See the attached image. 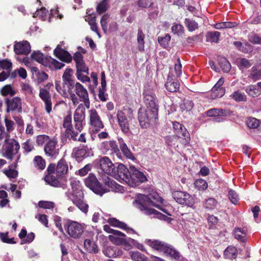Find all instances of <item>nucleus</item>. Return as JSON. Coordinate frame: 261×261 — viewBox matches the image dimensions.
I'll return each instance as SVG.
<instances>
[{"instance_id": "obj_44", "label": "nucleus", "mask_w": 261, "mask_h": 261, "mask_svg": "<svg viewBox=\"0 0 261 261\" xmlns=\"http://www.w3.org/2000/svg\"><path fill=\"white\" fill-rule=\"evenodd\" d=\"M129 255L133 261H146L145 256L139 251H130Z\"/></svg>"}, {"instance_id": "obj_13", "label": "nucleus", "mask_w": 261, "mask_h": 261, "mask_svg": "<svg viewBox=\"0 0 261 261\" xmlns=\"http://www.w3.org/2000/svg\"><path fill=\"white\" fill-rule=\"evenodd\" d=\"M173 127L176 136L178 138L184 139L183 144L185 145L189 144L190 141V135L185 126L177 122H173Z\"/></svg>"}, {"instance_id": "obj_63", "label": "nucleus", "mask_w": 261, "mask_h": 261, "mask_svg": "<svg viewBox=\"0 0 261 261\" xmlns=\"http://www.w3.org/2000/svg\"><path fill=\"white\" fill-rule=\"evenodd\" d=\"M194 185L195 187L199 189L205 190L207 188V182L202 179L196 180L194 182Z\"/></svg>"}, {"instance_id": "obj_11", "label": "nucleus", "mask_w": 261, "mask_h": 261, "mask_svg": "<svg viewBox=\"0 0 261 261\" xmlns=\"http://www.w3.org/2000/svg\"><path fill=\"white\" fill-rule=\"evenodd\" d=\"M109 240L116 245H124L127 249H129L133 245L136 243V241L130 238H126V237L115 236L109 235Z\"/></svg>"}, {"instance_id": "obj_51", "label": "nucleus", "mask_w": 261, "mask_h": 261, "mask_svg": "<svg viewBox=\"0 0 261 261\" xmlns=\"http://www.w3.org/2000/svg\"><path fill=\"white\" fill-rule=\"evenodd\" d=\"M109 21V15L108 14L103 15L100 20V24L105 33L107 31V24Z\"/></svg>"}, {"instance_id": "obj_10", "label": "nucleus", "mask_w": 261, "mask_h": 261, "mask_svg": "<svg viewBox=\"0 0 261 261\" xmlns=\"http://www.w3.org/2000/svg\"><path fill=\"white\" fill-rule=\"evenodd\" d=\"M58 141L56 138L48 140L44 147L45 154L51 159L55 160L59 155V150L56 148Z\"/></svg>"}, {"instance_id": "obj_38", "label": "nucleus", "mask_w": 261, "mask_h": 261, "mask_svg": "<svg viewBox=\"0 0 261 261\" xmlns=\"http://www.w3.org/2000/svg\"><path fill=\"white\" fill-rule=\"evenodd\" d=\"M102 252L103 254L108 257H115L117 256L116 252V248L113 246H105Z\"/></svg>"}, {"instance_id": "obj_25", "label": "nucleus", "mask_w": 261, "mask_h": 261, "mask_svg": "<svg viewBox=\"0 0 261 261\" xmlns=\"http://www.w3.org/2000/svg\"><path fill=\"white\" fill-rule=\"evenodd\" d=\"M85 118V108L83 103L80 104L73 114L74 121H83Z\"/></svg>"}, {"instance_id": "obj_43", "label": "nucleus", "mask_w": 261, "mask_h": 261, "mask_svg": "<svg viewBox=\"0 0 261 261\" xmlns=\"http://www.w3.org/2000/svg\"><path fill=\"white\" fill-rule=\"evenodd\" d=\"M245 91L252 97H256L259 94V91L255 86L250 85L245 88Z\"/></svg>"}, {"instance_id": "obj_2", "label": "nucleus", "mask_w": 261, "mask_h": 261, "mask_svg": "<svg viewBox=\"0 0 261 261\" xmlns=\"http://www.w3.org/2000/svg\"><path fill=\"white\" fill-rule=\"evenodd\" d=\"M164 201V199L161 197L157 192L152 191L147 195L139 194L137 196L134 203L144 214L147 215H154L159 219H165L167 217L165 215L151 208L152 206H154L164 213H166L165 210L162 208L159 204L155 203L158 202L163 204Z\"/></svg>"}, {"instance_id": "obj_24", "label": "nucleus", "mask_w": 261, "mask_h": 261, "mask_svg": "<svg viewBox=\"0 0 261 261\" xmlns=\"http://www.w3.org/2000/svg\"><path fill=\"white\" fill-rule=\"evenodd\" d=\"M78 135L79 133L74 131L73 128L65 130L61 139L62 142L63 143H65L67 142L68 140L69 141L72 140L73 141H76Z\"/></svg>"}, {"instance_id": "obj_23", "label": "nucleus", "mask_w": 261, "mask_h": 261, "mask_svg": "<svg viewBox=\"0 0 261 261\" xmlns=\"http://www.w3.org/2000/svg\"><path fill=\"white\" fill-rule=\"evenodd\" d=\"M118 141L119 144L120 148L122 152L124 155L131 160H135V158L130 152V150L128 148L127 145L124 142L123 139L121 138L118 139Z\"/></svg>"}, {"instance_id": "obj_1", "label": "nucleus", "mask_w": 261, "mask_h": 261, "mask_svg": "<svg viewBox=\"0 0 261 261\" xmlns=\"http://www.w3.org/2000/svg\"><path fill=\"white\" fill-rule=\"evenodd\" d=\"M144 103L146 106L145 110L140 109L138 111V120L141 126L146 128L158 119L159 106L153 90L146 88L143 93Z\"/></svg>"}, {"instance_id": "obj_28", "label": "nucleus", "mask_w": 261, "mask_h": 261, "mask_svg": "<svg viewBox=\"0 0 261 261\" xmlns=\"http://www.w3.org/2000/svg\"><path fill=\"white\" fill-rule=\"evenodd\" d=\"M108 222L111 225H112L113 226L121 228L124 230H130L132 231L134 233H135V231L134 230H133L132 228H128L126 224H125L124 223H123L122 222L119 221L116 218H110L108 220Z\"/></svg>"}, {"instance_id": "obj_36", "label": "nucleus", "mask_w": 261, "mask_h": 261, "mask_svg": "<svg viewBox=\"0 0 261 261\" xmlns=\"http://www.w3.org/2000/svg\"><path fill=\"white\" fill-rule=\"evenodd\" d=\"M144 37L145 35L141 29H139L137 33L138 48L140 51L144 50Z\"/></svg>"}, {"instance_id": "obj_31", "label": "nucleus", "mask_w": 261, "mask_h": 261, "mask_svg": "<svg viewBox=\"0 0 261 261\" xmlns=\"http://www.w3.org/2000/svg\"><path fill=\"white\" fill-rule=\"evenodd\" d=\"M165 86L166 89L170 92H176L179 88V84L178 82L172 81L170 79H167Z\"/></svg>"}, {"instance_id": "obj_16", "label": "nucleus", "mask_w": 261, "mask_h": 261, "mask_svg": "<svg viewBox=\"0 0 261 261\" xmlns=\"http://www.w3.org/2000/svg\"><path fill=\"white\" fill-rule=\"evenodd\" d=\"M39 97L45 103V108L46 112L49 113L52 109V103L49 92L44 88H40Z\"/></svg>"}, {"instance_id": "obj_61", "label": "nucleus", "mask_w": 261, "mask_h": 261, "mask_svg": "<svg viewBox=\"0 0 261 261\" xmlns=\"http://www.w3.org/2000/svg\"><path fill=\"white\" fill-rule=\"evenodd\" d=\"M103 182L105 184V186L102 187L106 188L107 189H109V191H110L111 189H113V186L115 183L113 180H111V179L107 176H106L103 178Z\"/></svg>"}, {"instance_id": "obj_9", "label": "nucleus", "mask_w": 261, "mask_h": 261, "mask_svg": "<svg viewBox=\"0 0 261 261\" xmlns=\"http://www.w3.org/2000/svg\"><path fill=\"white\" fill-rule=\"evenodd\" d=\"M130 169L127 185L130 187H135L147 180V178L143 173L135 168L134 166L130 167Z\"/></svg>"}, {"instance_id": "obj_55", "label": "nucleus", "mask_w": 261, "mask_h": 261, "mask_svg": "<svg viewBox=\"0 0 261 261\" xmlns=\"http://www.w3.org/2000/svg\"><path fill=\"white\" fill-rule=\"evenodd\" d=\"M38 206L44 209H51L55 206V203L51 201H40L38 203Z\"/></svg>"}, {"instance_id": "obj_7", "label": "nucleus", "mask_w": 261, "mask_h": 261, "mask_svg": "<svg viewBox=\"0 0 261 261\" xmlns=\"http://www.w3.org/2000/svg\"><path fill=\"white\" fill-rule=\"evenodd\" d=\"M64 227L67 229L69 236L74 239L80 238L84 230V227L82 224L74 221H68Z\"/></svg>"}, {"instance_id": "obj_6", "label": "nucleus", "mask_w": 261, "mask_h": 261, "mask_svg": "<svg viewBox=\"0 0 261 261\" xmlns=\"http://www.w3.org/2000/svg\"><path fill=\"white\" fill-rule=\"evenodd\" d=\"M117 118L121 131L125 135L132 133L130 129L133 119L130 116L127 117L121 111H118Z\"/></svg>"}, {"instance_id": "obj_42", "label": "nucleus", "mask_w": 261, "mask_h": 261, "mask_svg": "<svg viewBox=\"0 0 261 261\" xmlns=\"http://www.w3.org/2000/svg\"><path fill=\"white\" fill-rule=\"evenodd\" d=\"M185 23L188 30L190 32L194 31L198 28V23L194 20L189 18L185 19Z\"/></svg>"}, {"instance_id": "obj_57", "label": "nucleus", "mask_w": 261, "mask_h": 261, "mask_svg": "<svg viewBox=\"0 0 261 261\" xmlns=\"http://www.w3.org/2000/svg\"><path fill=\"white\" fill-rule=\"evenodd\" d=\"M55 87L57 91L62 96H66L67 93L64 90L63 83L62 84L61 81H56L55 83Z\"/></svg>"}, {"instance_id": "obj_21", "label": "nucleus", "mask_w": 261, "mask_h": 261, "mask_svg": "<svg viewBox=\"0 0 261 261\" xmlns=\"http://www.w3.org/2000/svg\"><path fill=\"white\" fill-rule=\"evenodd\" d=\"M55 55L62 61L69 63L72 60V57L68 52L62 49L59 45L54 51Z\"/></svg>"}, {"instance_id": "obj_4", "label": "nucleus", "mask_w": 261, "mask_h": 261, "mask_svg": "<svg viewBox=\"0 0 261 261\" xmlns=\"http://www.w3.org/2000/svg\"><path fill=\"white\" fill-rule=\"evenodd\" d=\"M85 185L97 195L102 196L109 190L103 187L93 173H90L85 179Z\"/></svg>"}, {"instance_id": "obj_54", "label": "nucleus", "mask_w": 261, "mask_h": 261, "mask_svg": "<svg viewBox=\"0 0 261 261\" xmlns=\"http://www.w3.org/2000/svg\"><path fill=\"white\" fill-rule=\"evenodd\" d=\"M217 205V200L213 198H208L205 200V206L207 208L213 209Z\"/></svg>"}, {"instance_id": "obj_47", "label": "nucleus", "mask_w": 261, "mask_h": 261, "mask_svg": "<svg viewBox=\"0 0 261 261\" xmlns=\"http://www.w3.org/2000/svg\"><path fill=\"white\" fill-rule=\"evenodd\" d=\"M236 26L235 22H222L217 23L215 24V28L216 29L220 30L225 28H231Z\"/></svg>"}, {"instance_id": "obj_19", "label": "nucleus", "mask_w": 261, "mask_h": 261, "mask_svg": "<svg viewBox=\"0 0 261 261\" xmlns=\"http://www.w3.org/2000/svg\"><path fill=\"white\" fill-rule=\"evenodd\" d=\"M90 121L91 125L94 126L97 128L96 129L98 131V129L103 128L104 125L97 113L95 109H91L89 111Z\"/></svg>"}, {"instance_id": "obj_58", "label": "nucleus", "mask_w": 261, "mask_h": 261, "mask_svg": "<svg viewBox=\"0 0 261 261\" xmlns=\"http://www.w3.org/2000/svg\"><path fill=\"white\" fill-rule=\"evenodd\" d=\"M71 122V115H68L65 117L63 121V126L64 128H65V130L73 128Z\"/></svg>"}, {"instance_id": "obj_35", "label": "nucleus", "mask_w": 261, "mask_h": 261, "mask_svg": "<svg viewBox=\"0 0 261 261\" xmlns=\"http://www.w3.org/2000/svg\"><path fill=\"white\" fill-rule=\"evenodd\" d=\"M31 58L32 59L36 61L39 63L42 64L43 65L46 66L47 64V59L44 58V55L40 51H34L31 55Z\"/></svg>"}, {"instance_id": "obj_26", "label": "nucleus", "mask_w": 261, "mask_h": 261, "mask_svg": "<svg viewBox=\"0 0 261 261\" xmlns=\"http://www.w3.org/2000/svg\"><path fill=\"white\" fill-rule=\"evenodd\" d=\"M84 246L89 253L96 254L99 252L97 245L93 240L86 239L84 241Z\"/></svg>"}, {"instance_id": "obj_30", "label": "nucleus", "mask_w": 261, "mask_h": 261, "mask_svg": "<svg viewBox=\"0 0 261 261\" xmlns=\"http://www.w3.org/2000/svg\"><path fill=\"white\" fill-rule=\"evenodd\" d=\"M34 166L38 170H43L46 166V162L44 159L40 155L35 156L33 160Z\"/></svg>"}, {"instance_id": "obj_17", "label": "nucleus", "mask_w": 261, "mask_h": 261, "mask_svg": "<svg viewBox=\"0 0 261 261\" xmlns=\"http://www.w3.org/2000/svg\"><path fill=\"white\" fill-rule=\"evenodd\" d=\"M14 51L17 55H27L31 51V45L27 41L16 42L14 46Z\"/></svg>"}, {"instance_id": "obj_29", "label": "nucleus", "mask_w": 261, "mask_h": 261, "mask_svg": "<svg viewBox=\"0 0 261 261\" xmlns=\"http://www.w3.org/2000/svg\"><path fill=\"white\" fill-rule=\"evenodd\" d=\"M101 148L105 149L107 151L109 148L114 152L118 153H119V149L116 142L114 141H110L109 142H103L101 143Z\"/></svg>"}, {"instance_id": "obj_59", "label": "nucleus", "mask_w": 261, "mask_h": 261, "mask_svg": "<svg viewBox=\"0 0 261 261\" xmlns=\"http://www.w3.org/2000/svg\"><path fill=\"white\" fill-rule=\"evenodd\" d=\"M107 0H103L97 7V12L99 14H101L107 11Z\"/></svg>"}, {"instance_id": "obj_39", "label": "nucleus", "mask_w": 261, "mask_h": 261, "mask_svg": "<svg viewBox=\"0 0 261 261\" xmlns=\"http://www.w3.org/2000/svg\"><path fill=\"white\" fill-rule=\"evenodd\" d=\"M235 239L242 242H245L246 241V233L245 230L240 228H236L233 231Z\"/></svg>"}, {"instance_id": "obj_27", "label": "nucleus", "mask_w": 261, "mask_h": 261, "mask_svg": "<svg viewBox=\"0 0 261 261\" xmlns=\"http://www.w3.org/2000/svg\"><path fill=\"white\" fill-rule=\"evenodd\" d=\"M74 92L79 97L80 100L89 96L87 89L79 83H76V87L74 90Z\"/></svg>"}, {"instance_id": "obj_8", "label": "nucleus", "mask_w": 261, "mask_h": 261, "mask_svg": "<svg viewBox=\"0 0 261 261\" xmlns=\"http://www.w3.org/2000/svg\"><path fill=\"white\" fill-rule=\"evenodd\" d=\"M172 197L179 204H183L189 207H192L195 200L193 197L189 193L181 191H175L172 192Z\"/></svg>"}, {"instance_id": "obj_41", "label": "nucleus", "mask_w": 261, "mask_h": 261, "mask_svg": "<svg viewBox=\"0 0 261 261\" xmlns=\"http://www.w3.org/2000/svg\"><path fill=\"white\" fill-rule=\"evenodd\" d=\"M230 97H231L236 102L247 101L246 96L240 91H234L230 95Z\"/></svg>"}, {"instance_id": "obj_14", "label": "nucleus", "mask_w": 261, "mask_h": 261, "mask_svg": "<svg viewBox=\"0 0 261 261\" xmlns=\"http://www.w3.org/2000/svg\"><path fill=\"white\" fill-rule=\"evenodd\" d=\"M99 164L102 172L111 176L113 174H115L116 165L112 163L109 158L107 156L102 157L99 160Z\"/></svg>"}, {"instance_id": "obj_5", "label": "nucleus", "mask_w": 261, "mask_h": 261, "mask_svg": "<svg viewBox=\"0 0 261 261\" xmlns=\"http://www.w3.org/2000/svg\"><path fill=\"white\" fill-rule=\"evenodd\" d=\"M19 148V143L15 139H7L3 146V155L7 159L12 160L13 156L18 153Z\"/></svg>"}, {"instance_id": "obj_62", "label": "nucleus", "mask_w": 261, "mask_h": 261, "mask_svg": "<svg viewBox=\"0 0 261 261\" xmlns=\"http://www.w3.org/2000/svg\"><path fill=\"white\" fill-rule=\"evenodd\" d=\"M228 197L230 201L234 204H236L239 200V197L236 191L230 190L228 193Z\"/></svg>"}, {"instance_id": "obj_33", "label": "nucleus", "mask_w": 261, "mask_h": 261, "mask_svg": "<svg viewBox=\"0 0 261 261\" xmlns=\"http://www.w3.org/2000/svg\"><path fill=\"white\" fill-rule=\"evenodd\" d=\"M238 250L233 246H228L224 251V255L228 259L236 258Z\"/></svg>"}, {"instance_id": "obj_53", "label": "nucleus", "mask_w": 261, "mask_h": 261, "mask_svg": "<svg viewBox=\"0 0 261 261\" xmlns=\"http://www.w3.org/2000/svg\"><path fill=\"white\" fill-rule=\"evenodd\" d=\"M171 30L174 34H176L178 36H180L184 33V28L183 26L179 24L173 25L171 28Z\"/></svg>"}, {"instance_id": "obj_34", "label": "nucleus", "mask_w": 261, "mask_h": 261, "mask_svg": "<svg viewBox=\"0 0 261 261\" xmlns=\"http://www.w3.org/2000/svg\"><path fill=\"white\" fill-rule=\"evenodd\" d=\"M64 88L65 91H67L69 93L74 92V90L76 87V83L74 80L69 79L63 81Z\"/></svg>"}, {"instance_id": "obj_45", "label": "nucleus", "mask_w": 261, "mask_h": 261, "mask_svg": "<svg viewBox=\"0 0 261 261\" xmlns=\"http://www.w3.org/2000/svg\"><path fill=\"white\" fill-rule=\"evenodd\" d=\"M84 196L83 193H77L76 194H73L72 197V202L76 206L82 203L83 201Z\"/></svg>"}, {"instance_id": "obj_48", "label": "nucleus", "mask_w": 261, "mask_h": 261, "mask_svg": "<svg viewBox=\"0 0 261 261\" xmlns=\"http://www.w3.org/2000/svg\"><path fill=\"white\" fill-rule=\"evenodd\" d=\"M249 77L253 79L254 81H257L261 78V73L259 69L256 68L255 67H252L251 69V73L249 76Z\"/></svg>"}, {"instance_id": "obj_20", "label": "nucleus", "mask_w": 261, "mask_h": 261, "mask_svg": "<svg viewBox=\"0 0 261 261\" xmlns=\"http://www.w3.org/2000/svg\"><path fill=\"white\" fill-rule=\"evenodd\" d=\"M69 168L67 161L62 158L56 165V173L58 176H64L68 172Z\"/></svg>"}, {"instance_id": "obj_12", "label": "nucleus", "mask_w": 261, "mask_h": 261, "mask_svg": "<svg viewBox=\"0 0 261 261\" xmlns=\"http://www.w3.org/2000/svg\"><path fill=\"white\" fill-rule=\"evenodd\" d=\"M130 172V169L128 170L124 165L122 164H119L115 170V173L113 174L112 176L115 177L119 180H123L127 184L129 181V174Z\"/></svg>"}, {"instance_id": "obj_3", "label": "nucleus", "mask_w": 261, "mask_h": 261, "mask_svg": "<svg viewBox=\"0 0 261 261\" xmlns=\"http://www.w3.org/2000/svg\"><path fill=\"white\" fill-rule=\"evenodd\" d=\"M146 244L156 250L164 251L176 260H179L180 254L173 247L158 240H146Z\"/></svg>"}, {"instance_id": "obj_46", "label": "nucleus", "mask_w": 261, "mask_h": 261, "mask_svg": "<svg viewBox=\"0 0 261 261\" xmlns=\"http://www.w3.org/2000/svg\"><path fill=\"white\" fill-rule=\"evenodd\" d=\"M170 39L171 37L169 34H166L164 37H159L158 38L159 43L164 48L168 46Z\"/></svg>"}, {"instance_id": "obj_49", "label": "nucleus", "mask_w": 261, "mask_h": 261, "mask_svg": "<svg viewBox=\"0 0 261 261\" xmlns=\"http://www.w3.org/2000/svg\"><path fill=\"white\" fill-rule=\"evenodd\" d=\"M12 66V63L7 59L0 61V67L3 69H6L8 73H10L11 70Z\"/></svg>"}, {"instance_id": "obj_40", "label": "nucleus", "mask_w": 261, "mask_h": 261, "mask_svg": "<svg viewBox=\"0 0 261 261\" xmlns=\"http://www.w3.org/2000/svg\"><path fill=\"white\" fill-rule=\"evenodd\" d=\"M220 36V33L217 31L208 32L206 34V41L217 43Z\"/></svg>"}, {"instance_id": "obj_52", "label": "nucleus", "mask_w": 261, "mask_h": 261, "mask_svg": "<svg viewBox=\"0 0 261 261\" xmlns=\"http://www.w3.org/2000/svg\"><path fill=\"white\" fill-rule=\"evenodd\" d=\"M247 124L248 127L252 128H256L259 125V121L254 117H250L247 120Z\"/></svg>"}, {"instance_id": "obj_60", "label": "nucleus", "mask_w": 261, "mask_h": 261, "mask_svg": "<svg viewBox=\"0 0 261 261\" xmlns=\"http://www.w3.org/2000/svg\"><path fill=\"white\" fill-rule=\"evenodd\" d=\"M211 91V96L213 98L221 97L225 93V90L223 88L216 89L215 91H213V89H212Z\"/></svg>"}, {"instance_id": "obj_50", "label": "nucleus", "mask_w": 261, "mask_h": 261, "mask_svg": "<svg viewBox=\"0 0 261 261\" xmlns=\"http://www.w3.org/2000/svg\"><path fill=\"white\" fill-rule=\"evenodd\" d=\"M76 73L84 72L89 74V69L86 65L84 61H82L76 64Z\"/></svg>"}, {"instance_id": "obj_18", "label": "nucleus", "mask_w": 261, "mask_h": 261, "mask_svg": "<svg viewBox=\"0 0 261 261\" xmlns=\"http://www.w3.org/2000/svg\"><path fill=\"white\" fill-rule=\"evenodd\" d=\"M72 153L76 159L86 158L92 154V151L90 148L87 145L82 147H75L73 149Z\"/></svg>"}, {"instance_id": "obj_56", "label": "nucleus", "mask_w": 261, "mask_h": 261, "mask_svg": "<svg viewBox=\"0 0 261 261\" xmlns=\"http://www.w3.org/2000/svg\"><path fill=\"white\" fill-rule=\"evenodd\" d=\"M251 66V64L250 63V61L245 58L241 59L238 63L239 68L242 70L248 68Z\"/></svg>"}, {"instance_id": "obj_15", "label": "nucleus", "mask_w": 261, "mask_h": 261, "mask_svg": "<svg viewBox=\"0 0 261 261\" xmlns=\"http://www.w3.org/2000/svg\"><path fill=\"white\" fill-rule=\"evenodd\" d=\"M7 112L17 111L18 113L21 112V100L18 97H15L11 99H6Z\"/></svg>"}, {"instance_id": "obj_32", "label": "nucleus", "mask_w": 261, "mask_h": 261, "mask_svg": "<svg viewBox=\"0 0 261 261\" xmlns=\"http://www.w3.org/2000/svg\"><path fill=\"white\" fill-rule=\"evenodd\" d=\"M44 180L48 184L51 186L55 187L61 186V183L60 181L56 178V177L52 174H46L44 177Z\"/></svg>"}, {"instance_id": "obj_37", "label": "nucleus", "mask_w": 261, "mask_h": 261, "mask_svg": "<svg viewBox=\"0 0 261 261\" xmlns=\"http://www.w3.org/2000/svg\"><path fill=\"white\" fill-rule=\"evenodd\" d=\"M219 65L225 72H228L231 69V65L229 61L224 57H220L218 60Z\"/></svg>"}, {"instance_id": "obj_64", "label": "nucleus", "mask_w": 261, "mask_h": 261, "mask_svg": "<svg viewBox=\"0 0 261 261\" xmlns=\"http://www.w3.org/2000/svg\"><path fill=\"white\" fill-rule=\"evenodd\" d=\"M50 139L48 136L44 135H39L37 137L36 142L38 145H42L45 143L46 144Z\"/></svg>"}, {"instance_id": "obj_22", "label": "nucleus", "mask_w": 261, "mask_h": 261, "mask_svg": "<svg viewBox=\"0 0 261 261\" xmlns=\"http://www.w3.org/2000/svg\"><path fill=\"white\" fill-rule=\"evenodd\" d=\"M232 112L228 109H222L213 108L206 112V115L208 117H215L216 116H228Z\"/></svg>"}]
</instances>
